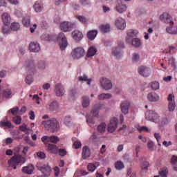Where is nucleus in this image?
I'll return each instance as SVG.
<instances>
[{"label": "nucleus", "instance_id": "nucleus-1", "mask_svg": "<svg viewBox=\"0 0 177 177\" xmlns=\"http://www.w3.org/2000/svg\"><path fill=\"white\" fill-rule=\"evenodd\" d=\"M41 124L44 127L45 129L51 131V132H57V130L60 128V123L54 118L43 120Z\"/></svg>", "mask_w": 177, "mask_h": 177}, {"label": "nucleus", "instance_id": "nucleus-2", "mask_svg": "<svg viewBox=\"0 0 177 177\" xmlns=\"http://www.w3.org/2000/svg\"><path fill=\"white\" fill-rule=\"evenodd\" d=\"M24 162H26V158L21 155H15L8 160L9 166L12 167L13 169H17L19 164H24Z\"/></svg>", "mask_w": 177, "mask_h": 177}, {"label": "nucleus", "instance_id": "nucleus-3", "mask_svg": "<svg viewBox=\"0 0 177 177\" xmlns=\"http://www.w3.org/2000/svg\"><path fill=\"white\" fill-rule=\"evenodd\" d=\"M71 56L74 60H78L85 56V49L82 47H77L73 50Z\"/></svg>", "mask_w": 177, "mask_h": 177}, {"label": "nucleus", "instance_id": "nucleus-4", "mask_svg": "<svg viewBox=\"0 0 177 177\" xmlns=\"http://www.w3.org/2000/svg\"><path fill=\"white\" fill-rule=\"evenodd\" d=\"M57 41L59 44L61 50H64V49L67 48L68 42L67 41V37H66V35H64V33H59L57 36Z\"/></svg>", "mask_w": 177, "mask_h": 177}, {"label": "nucleus", "instance_id": "nucleus-5", "mask_svg": "<svg viewBox=\"0 0 177 177\" xmlns=\"http://www.w3.org/2000/svg\"><path fill=\"white\" fill-rule=\"evenodd\" d=\"M146 119L152 122H158L160 121V116L156 111H149L146 113Z\"/></svg>", "mask_w": 177, "mask_h": 177}, {"label": "nucleus", "instance_id": "nucleus-6", "mask_svg": "<svg viewBox=\"0 0 177 177\" xmlns=\"http://www.w3.org/2000/svg\"><path fill=\"white\" fill-rule=\"evenodd\" d=\"M100 84L102 89H104L105 91H109V89H111L113 88L111 81L106 77H102L100 80Z\"/></svg>", "mask_w": 177, "mask_h": 177}, {"label": "nucleus", "instance_id": "nucleus-7", "mask_svg": "<svg viewBox=\"0 0 177 177\" xmlns=\"http://www.w3.org/2000/svg\"><path fill=\"white\" fill-rule=\"evenodd\" d=\"M46 107L50 111H57L60 107V104H59L57 100H50L48 102Z\"/></svg>", "mask_w": 177, "mask_h": 177}, {"label": "nucleus", "instance_id": "nucleus-8", "mask_svg": "<svg viewBox=\"0 0 177 177\" xmlns=\"http://www.w3.org/2000/svg\"><path fill=\"white\" fill-rule=\"evenodd\" d=\"M118 121L117 118H113L111 119L109 124H108V132L113 133V132L115 131L118 127Z\"/></svg>", "mask_w": 177, "mask_h": 177}, {"label": "nucleus", "instance_id": "nucleus-9", "mask_svg": "<svg viewBox=\"0 0 177 177\" xmlns=\"http://www.w3.org/2000/svg\"><path fill=\"white\" fill-rule=\"evenodd\" d=\"M160 20L162 23H165L166 24H174V21H172V17H171V15L167 12H163L160 16Z\"/></svg>", "mask_w": 177, "mask_h": 177}, {"label": "nucleus", "instance_id": "nucleus-10", "mask_svg": "<svg viewBox=\"0 0 177 177\" xmlns=\"http://www.w3.org/2000/svg\"><path fill=\"white\" fill-rule=\"evenodd\" d=\"M118 48H114L112 50V55L115 56L117 59L122 56V53L121 52V48H124V42L120 41L118 43Z\"/></svg>", "mask_w": 177, "mask_h": 177}, {"label": "nucleus", "instance_id": "nucleus-11", "mask_svg": "<svg viewBox=\"0 0 177 177\" xmlns=\"http://www.w3.org/2000/svg\"><path fill=\"white\" fill-rule=\"evenodd\" d=\"M55 95L58 97H62L66 93V91L64 90V86H63V84L58 83L55 84Z\"/></svg>", "mask_w": 177, "mask_h": 177}, {"label": "nucleus", "instance_id": "nucleus-12", "mask_svg": "<svg viewBox=\"0 0 177 177\" xmlns=\"http://www.w3.org/2000/svg\"><path fill=\"white\" fill-rule=\"evenodd\" d=\"M138 73L142 77H147L150 75L151 70L150 68L145 66H140L138 67Z\"/></svg>", "mask_w": 177, "mask_h": 177}, {"label": "nucleus", "instance_id": "nucleus-13", "mask_svg": "<svg viewBox=\"0 0 177 177\" xmlns=\"http://www.w3.org/2000/svg\"><path fill=\"white\" fill-rule=\"evenodd\" d=\"M73 24L71 22L68 21H64L60 24V28L62 31H64V32H68V31H71L73 29Z\"/></svg>", "mask_w": 177, "mask_h": 177}, {"label": "nucleus", "instance_id": "nucleus-14", "mask_svg": "<svg viewBox=\"0 0 177 177\" xmlns=\"http://www.w3.org/2000/svg\"><path fill=\"white\" fill-rule=\"evenodd\" d=\"M115 10L118 12V13H124V12H127V9H128V6H127L126 4L122 3V1H118L115 7Z\"/></svg>", "mask_w": 177, "mask_h": 177}, {"label": "nucleus", "instance_id": "nucleus-15", "mask_svg": "<svg viewBox=\"0 0 177 177\" xmlns=\"http://www.w3.org/2000/svg\"><path fill=\"white\" fill-rule=\"evenodd\" d=\"M72 38H73L76 42H80V41L84 38V34H82V32L75 30L72 32Z\"/></svg>", "mask_w": 177, "mask_h": 177}, {"label": "nucleus", "instance_id": "nucleus-16", "mask_svg": "<svg viewBox=\"0 0 177 177\" xmlns=\"http://www.w3.org/2000/svg\"><path fill=\"white\" fill-rule=\"evenodd\" d=\"M115 26L118 27V30H124L127 27V24H125V20L122 17H119L115 21Z\"/></svg>", "mask_w": 177, "mask_h": 177}, {"label": "nucleus", "instance_id": "nucleus-17", "mask_svg": "<svg viewBox=\"0 0 177 177\" xmlns=\"http://www.w3.org/2000/svg\"><path fill=\"white\" fill-rule=\"evenodd\" d=\"M46 148L47 151H48V153H50V154H57V145L49 143L46 145Z\"/></svg>", "mask_w": 177, "mask_h": 177}, {"label": "nucleus", "instance_id": "nucleus-18", "mask_svg": "<svg viewBox=\"0 0 177 177\" xmlns=\"http://www.w3.org/2000/svg\"><path fill=\"white\" fill-rule=\"evenodd\" d=\"M129 106H131V103L128 101H124L122 102V104H120V109L123 114H128V111L129 110Z\"/></svg>", "mask_w": 177, "mask_h": 177}, {"label": "nucleus", "instance_id": "nucleus-19", "mask_svg": "<svg viewBox=\"0 0 177 177\" xmlns=\"http://www.w3.org/2000/svg\"><path fill=\"white\" fill-rule=\"evenodd\" d=\"M82 157L83 160H86L91 157V149L89 147L85 146L82 149Z\"/></svg>", "mask_w": 177, "mask_h": 177}, {"label": "nucleus", "instance_id": "nucleus-20", "mask_svg": "<svg viewBox=\"0 0 177 177\" xmlns=\"http://www.w3.org/2000/svg\"><path fill=\"white\" fill-rule=\"evenodd\" d=\"M39 49H41V48L39 47V44H38L37 42L33 41L30 43L29 50H30V52H39Z\"/></svg>", "mask_w": 177, "mask_h": 177}, {"label": "nucleus", "instance_id": "nucleus-21", "mask_svg": "<svg viewBox=\"0 0 177 177\" xmlns=\"http://www.w3.org/2000/svg\"><path fill=\"white\" fill-rule=\"evenodd\" d=\"M34 165H28V166H25L22 168V172L24 174H27L28 175L32 174V172H34Z\"/></svg>", "mask_w": 177, "mask_h": 177}, {"label": "nucleus", "instance_id": "nucleus-22", "mask_svg": "<svg viewBox=\"0 0 177 177\" xmlns=\"http://www.w3.org/2000/svg\"><path fill=\"white\" fill-rule=\"evenodd\" d=\"M39 171H41V172H42L44 176H49V175L50 174V171H52V169H50V166H43L39 167Z\"/></svg>", "mask_w": 177, "mask_h": 177}, {"label": "nucleus", "instance_id": "nucleus-23", "mask_svg": "<svg viewBox=\"0 0 177 177\" xmlns=\"http://www.w3.org/2000/svg\"><path fill=\"white\" fill-rule=\"evenodd\" d=\"M1 19L5 26H9L10 24V15L9 14L4 12L1 15Z\"/></svg>", "mask_w": 177, "mask_h": 177}, {"label": "nucleus", "instance_id": "nucleus-24", "mask_svg": "<svg viewBox=\"0 0 177 177\" xmlns=\"http://www.w3.org/2000/svg\"><path fill=\"white\" fill-rule=\"evenodd\" d=\"M102 106L103 105L102 104H95L94 106V107L91 110V114L93 117H97V115H99V110L102 109Z\"/></svg>", "mask_w": 177, "mask_h": 177}, {"label": "nucleus", "instance_id": "nucleus-25", "mask_svg": "<svg viewBox=\"0 0 177 177\" xmlns=\"http://www.w3.org/2000/svg\"><path fill=\"white\" fill-rule=\"evenodd\" d=\"M35 11L37 12H42V9H44V3L42 1H36L33 6Z\"/></svg>", "mask_w": 177, "mask_h": 177}, {"label": "nucleus", "instance_id": "nucleus-26", "mask_svg": "<svg viewBox=\"0 0 177 177\" xmlns=\"http://www.w3.org/2000/svg\"><path fill=\"white\" fill-rule=\"evenodd\" d=\"M100 165L99 162H95V163H88L87 165V169L90 172H95V170Z\"/></svg>", "mask_w": 177, "mask_h": 177}, {"label": "nucleus", "instance_id": "nucleus-27", "mask_svg": "<svg viewBox=\"0 0 177 177\" xmlns=\"http://www.w3.org/2000/svg\"><path fill=\"white\" fill-rule=\"evenodd\" d=\"M26 70L29 74L35 71V65L34 64V61L31 60L27 63Z\"/></svg>", "mask_w": 177, "mask_h": 177}, {"label": "nucleus", "instance_id": "nucleus-28", "mask_svg": "<svg viewBox=\"0 0 177 177\" xmlns=\"http://www.w3.org/2000/svg\"><path fill=\"white\" fill-rule=\"evenodd\" d=\"M147 97L149 102H158V100L160 99V97L156 93H149Z\"/></svg>", "mask_w": 177, "mask_h": 177}, {"label": "nucleus", "instance_id": "nucleus-29", "mask_svg": "<svg viewBox=\"0 0 177 177\" xmlns=\"http://www.w3.org/2000/svg\"><path fill=\"white\" fill-rule=\"evenodd\" d=\"M137 34H138V30H129L127 31V37L126 39V41L131 42V40H129V38L136 37L137 35Z\"/></svg>", "mask_w": 177, "mask_h": 177}, {"label": "nucleus", "instance_id": "nucleus-30", "mask_svg": "<svg viewBox=\"0 0 177 177\" xmlns=\"http://www.w3.org/2000/svg\"><path fill=\"white\" fill-rule=\"evenodd\" d=\"M168 34L176 35L177 34V26H174V24H170V26L166 28Z\"/></svg>", "mask_w": 177, "mask_h": 177}, {"label": "nucleus", "instance_id": "nucleus-31", "mask_svg": "<svg viewBox=\"0 0 177 177\" xmlns=\"http://www.w3.org/2000/svg\"><path fill=\"white\" fill-rule=\"evenodd\" d=\"M96 52H97L96 47L93 46H91L88 50L87 57H92L93 56H95V55H96Z\"/></svg>", "mask_w": 177, "mask_h": 177}, {"label": "nucleus", "instance_id": "nucleus-32", "mask_svg": "<svg viewBox=\"0 0 177 177\" xmlns=\"http://www.w3.org/2000/svg\"><path fill=\"white\" fill-rule=\"evenodd\" d=\"M0 128H13L12 122L10 121H0Z\"/></svg>", "mask_w": 177, "mask_h": 177}, {"label": "nucleus", "instance_id": "nucleus-33", "mask_svg": "<svg viewBox=\"0 0 177 177\" xmlns=\"http://www.w3.org/2000/svg\"><path fill=\"white\" fill-rule=\"evenodd\" d=\"M96 35H97V30H90L87 33V37L90 41H93L96 38Z\"/></svg>", "mask_w": 177, "mask_h": 177}, {"label": "nucleus", "instance_id": "nucleus-34", "mask_svg": "<svg viewBox=\"0 0 177 177\" xmlns=\"http://www.w3.org/2000/svg\"><path fill=\"white\" fill-rule=\"evenodd\" d=\"M100 31H101L103 34L109 32L110 31V24H106L105 25H101L100 26Z\"/></svg>", "mask_w": 177, "mask_h": 177}, {"label": "nucleus", "instance_id": "nucleus-35", "mask_svg": "<svg viewBox=\"0 0 177 177\" xmlns=\"http://www.w3.org/2000/svg\"><path fill=\"white\" fill-rule=\"evenodd\" d=\"M78 81L80 82L87 81V85H91V82H92V79L88 78L86 75H83V76H80L78 78Z\"/></svg>", "mask_w": 177, "mask_h": 177}, {"label": "nucleus", "instance_id": "nucleus-36", "mask_svg": "<svg viewBox=\"0 0 177 177\" xmlns=\"http://www.w3.org/2000/svg\"><path fill=\"white\" fill-rule=\"evenodd\" d=\"M22 23H23L24 27H30V26L31 24L30 16L24 17L22 19Z\"/></svg>", "mask_w": 177, "mask_h": 177}, {"label": "nucleus", "instance_id": "nucleus-37", "mask_svg": "<svg viewBox=\"0 0 177 177\" xmlns=\"http://www.w3.org/2000/svg\"><path fill=\"white\" fill-rule=\"evenodd\" d=\"M3 96L6 99H9V97H12V89L6 88L3 91Z\"/></svg>", "mask_w": 177, "mask_h": 177}, {"label": "nucleus", "instance_id": "nucleus-38", "mask_svg": "<svg viewBox=\"0 0 177 177\" xmlns=\"http://www.w3.org/2000/svg\"><path fill=\"white\" fill-rule=\"evenodd\" d=\"M111 94L110 93H101L98 95V100H104L106 99H111Z\"/></svg>", "mask_w": 177, "mask_h": 177}, {"label": "nucleus", "instance_id": "nucleus-39", "mask_svg": "<svg viewBox=\"0 0 177 177\" xmlns=\"http://www.w3.org/2000/svg\"><path fill=\"white\" fill-rule=\"evenodd\" d=\"M115 169H117L118 171H121V169H122L123 168H124V162H122L121 160H118V161L115 163Z\"/></svg>", "mask_w": 177, "mask_h": 177}, {"label": "nucleus", "instance_id": "nucleus-40", "mask_svg": "<svg viewBox=\"0 0 177 177\" xmlns=\"http://www.w3.org/2000/svg\"><path fill=\"white\" fill-rule=\"evenodd\" d=\"M106 127H107V124H106V123H101L97 127L98 132H100V133H104V132H106Z\"/></svg>", "mask_w": 177, "mask_h": 177}, {"label": "nucleus", "instance_id": "nucleus-41", "mask_svg": "<svg viewBox=\"0 0 177 177\" xmlns=\"http://www.w3.org/2000/svg\"><path fill=\"white\" fill-rule=\"evenodd\" d=\"M131 44L133 46H135V48H139L140 45H142V41H140V39L138 38L133 39Z\"/></svg>", "mask_w": 177, "mask_h": 177}, {"label": "nucleus", "instance_id": "nucleus-42", "mask_svg": "<svg viewBox=\"0 0 177 177\" xmlns=\"http://www.w3.org/2000/svg\"><path fill=\"white\" fill-rule=\"evenodd\" d=\"M90 104V100L89 97L86 96H83L82 97V106L83 107H88Z\"/></svg>", "mask_w": 177, "mask_h": 177}, {"label": "nucleus", "instance_id": "nucleus-43", "mask_svg": "<svg viewBox=\"0 0 177 177\" xmlns=\"http://www.w3.org/2000/svg\"><path fill=\"white\" fill-rule=\"evenodd\" d=\"M59 141H60V139L59 138V137L56 136H50L49 142H50L51 143H54L55 145H56V143H57V142H59Z\"/></svg>", "mask_w": 177, "mask_h": 177}, {"label": "nucleus", "instance_id": "nucleus-44", "mask_svg": "<svg viewBox=\"0 0 177 177\" xmlns=\"http://www.w3.org/2000/svg\"><path fill=\"white\" fill-rule=\"evenodd\" d=\"M159 174L161 177H167L168 175V169L167 167H163L160 171H159Z\"/></svg>", "mask_w": 177, "mask_h": 177}, {"label": "nucleus", "instance_id": "nucleus-45", "mask_svg": "<svg viewBox=\"0 0 177 177\" xmlns=\"http://www.w3.org/2000/svg\"><path fill=\"white\" fill-rule=\"evenodd\" d=\"M175 107H176L175 101H171L169 102L168 109L169 111H174L175 110Z\"/></svg>", "mask_w": 177, "mask_h": 177}, {"label": "nucleus", "instance_id": "nucleus-46", "mask_svg": "<svg viewBox=\"0 0 177 177\" xmlns=\"http://www.w3.org/2000/svg\"><path fill=\"white\" fill-rule=\"evenodd\" d=\"M57 154L61 156L62 157H64V156H67V151L65 149H57Z\"/></svg>", "mask_w": 177, "mask_h": 177}, {"label": "nucleus", "instance_id": "nucleus-47", "mask_svg": "<svg viewBox=\"0 0 177 177\" xmlns=\"http://www.w3.org/2000/svg\"><path fill=\"white\" fill-rule=\"evenodd\" d=\"M150 166V163H149V162L145 161L143 162L141 165V169L143 171H147V169H149V167Z\"/></svg>", "mask_w": 177, "mask_h": 177}, {"label": "nucleus", "instance_id": "nucleus-48", "mask_svg": "<svg viewBox=\"0 0 177 177\" xmlns=\"http://www.w3.org/2000/svg\"><path fill=\"white\" fill-rule=\"evenodd\" d=\"M19 28H20V24L19 23H12L11 24V30H12V31H17Z\"/></svg>", "mask_w": 177, "mask_h": 177}, {"label": "nucleus", "instance_id": "nucleus-49", "mask_svg": "<svg viewBox=\"0 0 177 177\" xmlns=\"http://www.w3.org/2000/svg\"><path fill=\"white\" fill-rule=\"evenodd\" d=\"M151 87L154 91H157V89L160 88V83H158V82H153L151 84Z\"/></svg>", "mask_w": 177, "mask_h": 177}, {"label": "nucleus", "instance_id": "nucleus-50", "mask_svg": "<svg viewBox=\"0 0 177 177\" xmlns=\"http://www.w3.org/2000/svg\"><path fill=\"white\" fill-rule=\"evenodd\" d=\"M77 19L80 21V23H82V24H85V23H88V19L86 17L81 15H78L76 17Z\"/></svg>", "mask_w": 177, "mask_h": 177}, {"label": "nucleus", "instance_id": "nucleus-51", "mask_svg": "<svg viewBox=\"0 0 177 177\" xmlns=\"http://www.w3.org/2000/svg\"><path fill=\"white\" fill-rule=\"evenodd\" d=\"M169 64H171V67L173 71L176 70V65L175 64V59H174V57H171L169 59Z\"/></svg>", "mask_w": 177, "mask_h": 177}, {"label": "nucleus", "instance_id": "nucleus-52", "mask_svg": "<svg viewBox=\"0 0 177 177\" xmlns=\"http://www.w3.org/2000/svg\"><path fill=\"white\" fill-rule=\"evenodd\" d=\"M11 29L9 28V26L5 25L2 28V32L3 34H10Z\"/></svg>", "mask_w": 177, "mask_h": 177}, {"label": "nucleus", "instance_id": "nucleus-53", "mask_svg": "<svg viewBox=\"0 0 177 177\" xmlns=\"http://www.w3.org/2000/svg\"><path fill=\"white\" fill-rule=\"evenodd\" d=\"M86 122L91 128H95V122L93 121V119L87 118Z\"/></svg>", "mask_w": 177, "mask_h": 177}, {"label": "nucleus", "instance_id": "nucleus-54", "mask_svg": "<svg viewBox=\"0 0 177 177\" xmlns=\"http://www.w3.org/2000/svg\"><path fill=\"white\" fill-rule=\"evenodd\" d=\"M12 121L13 122L19 125L21 123V118L20 116H15L13 118Z\"/></svg>", "mask_w": 177, "mask_h": 177}, {"label": "nucleus", "instance_id": "nucleus-55", "mask_svg": "<svg viewBox=\"0 0 177 177\" xmlns=\"http://www.w3.org/2000/svg\"><path fill=\"white\" fill-rule=\"evenodd\" d=\"M80 2L83 6L91 5V0H80Z\"/></svg>", "mask_w": 177, "mask_h": 177}, {"label": "nucleus", "instance_id": "nucleus-56", "mask_svg": "<svg viewBox=\"0 0 177 177\" xmlns=\"http://www.w3.org/2000/svg\"><path fill=\"white\" fill-rule=\"evenodd\" d=\"M32 75H28L26 78V82L28 85H30V84H32Z\"/></svg>", "mask_w": 177, "mask_h": 177}, {"label": "nucleus", "instance_id": "nucleus-57", "mask_svg": "<svg viewBox=\"0 0 177 177\" xmlns=\"http://www.w3.org/2000/svg\"><path fill=\"white\" fill-rule=\"evenodd\" d=\"M154 138L156 139L158 146H161V144H160V140H161V136H160V133H154Z\"/></svg>", "mask_w": 177, "mask_h": 177}, {"label": "nucleus", "instance_id": "nucleus-58", "mask_svg": "<svg viewBox=\"0 0 177 177\" xmlns=\"http://www.w3.org/2000/svg\"><path fill=\"white\" fill-rule=\"evenodd\" d=\"M82 146V144L80 141H75L73 143V147L76 149H80Z\"/></svg>", "mask_w": 177, "mask_h": 177}, {"label": "nucleus", "instance_id": "nucleus-59", "mask_svg": "<svg viewBox=\"0 0 177 177\" xmlns=\"http://www.w3.org/2000/svg\"><path fill=\"white\" fill-rule=\"evenodd\" d=\"M139 59H140V56L138 53H134L133 55L132 60L133 62H139Z\"/></svg>", "mask_w": 177, "mask_h": 177}, {"label": "nucleus", "instance_id": "nucleus-60", "mask_svg": "<svg viewBox=\"0 0 177 177\" xmlns=\"http://www.w3.org/2000/svg\"><path fill=\"white\" fill-rule=\"evenodd\" d=\"M39 26L41 28H43L44 30L48 28V23H46V21H41L39 23Z\"/></svg>", "mask_w": 177, "mask_h": 177}, {"label": "nucleus", "instance_id": "nucleus-61", "mask_svg": "<svg viewBox=\"0 0 177 177\" xmlns=\"http://www.w3.org/2000/svg\"><path fill=\"white\" fill-rule=\"evenodd\" d=\"M127 175L130 177H136V173L135 171H132V170L131 169H129L127 171Z\"/></svg>", "mask_w": 177, "mask_h": 177}, {"label": "nucleus", "instance_id": "nucleus-62", "mask_svg": "<svg viewBox=\"0 0 177 177\" xmlns=\"http://www.w3.org/2000/svg\"><path fill=\"white\" fill-rule=\"evenodd\" d=\"M54 172H55V176H59V174H60V169L59 167L56 166L54 167Z\"/></svg>", "mask_w": 177, "mask_h": 177}, {"label": "nucleus", "instance_id": "nucleus-63", "mask_svg": "<svg viewBox=\"0 0 177 177\" xmlns=\"http://www.w3.org/2000/svg\"><path fill=\"white\" fill-rule=\"evenodd\" d=\"M11 113L12 114V115H16V114L17 113V111H19V107H14L12 109H10Z\"/></svg>", "mask_w": 177, "mask_h": 177}, {"label": "nucleus", "instance_id": "nucleus-64", "mask_svg": "<svg viewBox=\"0 0 177 177\" xmlns=\"http://www.w3.org/2000/svg\"><path fill=\"white\" fill-rule=\"evenodd\" d=\"M19 130L21 131V132H26V131H27V126L26 125V124L19 126Z\"/></svg>", "mask_w": 177, "mask_h": 177}]
</instances>
